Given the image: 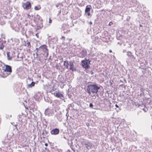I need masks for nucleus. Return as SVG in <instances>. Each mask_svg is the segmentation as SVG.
<instances>
[{
  "label": "nucleus",
  "mask_w": 152,
  "mask_h": 152,
  "mask_svg": "<svg viewBox=\"0 0 152 152\" xmlns=\"http://www.w3.org/2000/svg\"><path fill=\"white\" fill-rule=\"evenodd\" d=\"M3 74H6L7 75L6 76L9 75L12 72V69L11 67L7 65L6 66L5 69H3Z\"/></svg>",
  "instance_id": "obj_4"
},
{
  "label": "nucleus",
  "mask_w": 152,
  "mask_h": 152,
  "mask_svg": "<svg viewBox=\"0 0 152 152\" xmlns=\"http://www.w3.org/2000/svg\"><path fill=\"white\" fill-rule=\"evenodd\" d=\"M64 65L66 67V68H68L69 63L68 61H64Z\"/></svg>",
  "instance_id": "obj_12"
},
{
  "label": "nucleus",
  "mask_w": 152,
  "mask_h": 152,
  "mask_svg": "<svg viewBox=\"0 0 152 152\" xmlns=\"http://www.w3.org/2000/svg\"><path fill=\"white\" fill-rule=\"evenodd\" d=\"M143 110H144L145 112H146V111H145V110H144V109H143Z\"/></svg>",
  "instance_id": "obj_39"
},
{
  "label": "nucleus",
  "mask_w": 152,
  "mask_h": 152,
  "mask_svg": "<svg viewBox=\"0 0 152 152\" xmlns=\"http://www.w3.org/2000/svg\"><path fill=\"white\" fill-rule=\"evenodd\" d=\"M100 87L96 84H91L87 86V92L89 95L91 93L93 94H97Z\"/></svg>",
  "instance_id": "obj_1"
},
{
  "label": "nucleus",
  "mask_w": 152,
  "mask_h": 152,
  "mask_svg": "<svg viewBox=\"0 0 152 152\" xmlns=\"http://www.w3.org/2000/svg\"><path fill=\"white\" fill-rule=\"evenodd\" d=\"M25 46L27 47L30 48L31 47L30 43L29 42H27L25 45Z\"/></svg>",
  "instance_id": "obj_21"
},
{
  "label": "nucleus",
  "mask_w": 152,
  "mask_h": 152,
  "mask_svg": "<svg viewBox=\"0 0 152 152\" xmlns=\"http://www.w3.org/2000/svg\"><path fill=\"white\" fill-rule=\"evenodd\" d=\"M87 15L88 16H89L91 15V14H90V13L89 12H87Z\"/></svg>",
  "instance_id": "obj_27"
},
{
  "label": "nucleus",
  "mask_w": 152,
  "mask_h": 152,
  "mask_svg": "<svg viewBox=\"0 0 152 152\" xmlns=\"http://www.w3.org/2000/svg\"><path fill=\"white\" fill-rule=\"evenodd\" d=\"M66 115L67 116V113H66Z\"/></svg>",
  "instance_id": "obj_40"
},
{
  "label": "nucleus",
  "mask_w": 152,
  "mask_h": 152,
  "mask_svg": "<svg viewBox=\"0 0 152 152\" xmlns=\"http://www.w3.org/2000/svg\"><path fill=\"white\" fill-rule=\"evenodd\" d=\"M89 23L91 25V24H92V22L91 21H90V22H89Z\"/></svg>",
  "instance_id": "obj_33"
},
{
  "label": "nucleus",
  "mask_w": 152,
  "mask_h": 152,
  "mask_svg": "<svg viewBox=\"0 0 152 152\" xmlns=\"http://www.w3.org/2000/svg\"><path fill=\"white\" fill-rule=\"evenodd\" d=\"M3 68V67L2 65V63L1 62H0V74L2 73Z\"/></svg>",
  "instance_id": "obj_17"
},
{
  "label": "nucleus",
  "mask_w": 152,
  "mask_h": 152,
  "mask_svg": "<svg viewBox=\"0 0 152 152\" xmlns=\"http://www.w3.org/2000/svg\"><path fill=\"white\" fill-rule=\"evenodd\" d=\"M48 133V131H46V130H44L43 131V133H42V134L44 135L45 134H46V135H47Z\"/></svg>",
  "instance_id": "obj_22"
},
{
  "label": "nucleus",
  "mask_w": 152,
  "mask_h": 152,
  "mask_svg": "<svg viewBox=\"0 0 152 152\" xmlns=\"http://www.w3.org/2000/svg\"><path fill=\"white\" fill-rule=\"evenodd\" d=\"M51 22H52V20L50 18H49V23H51Z\"/></svg>",
  "instance_id": "obj_25"
},
{
  "label": "nucleus",
  "mask_w": 152,
  "mask_h": 152,
  "mask_svg": "<svg viewBox=\"0 0 152 152\" xmlns=\"http://www.w3.org/2000/svg\"><path fill=\"white\" fill-rule=\"evenodd\" d=\"M22 6L24 9L28 10L31 8V3L27 1L25 3H23Z\"/></svg>",
  "instance_id": "obj_6"
},
{
  "label": "nucleus",
  "mask_w": 152,
  "mask_h": 152,
  "mask_svg": "<svg viewBox=\"0 0 152 152\" xmlns=\"http://www.w3.org/2000/svg\"><path fill=\"white\" fill-rule=\"evenodd\" d=\"M61 39H63L64 40L65 39V37L62 36V37Z\"/></svg>",
  "instance_id": "obj_28"
},
{
  "label": "nucleus",
  "mask_w": 152,
  "mask_h": 152,
  "mask_svg": "<svg viewBox=\"0 0 152 152\" xmlns=\"http://www.w3.org/2000/svg\"><path fill=\"white\" fill-rule=\"evenodd\" d=\"M39 49L42 51L44 52V55H45L46 57L48 55V50L47 48V47L46 45H41L39 48Z\"/></svg>",
  "instance_id": "obj_2"
},
{
  "label": "nucleus",
  "mask_w": 152,
  "mask_h": 152,
  "mask_svg": "<svg viewBox=\"0 0 152 152\" xmlns=\"http://www.w3.org/2000/svg\"><path fill=\"white\" fill-rule=\"evenodd\" d=\"M35 83L34 82H32L30 84L28 85V87L29 88H31L32 87L34 86Z\"/></svg>",
  "instance_id": "obj_14"
},
{
  "label": "nucleus",
  "mask_w": 152,
  "mask_h": 152,
  "mask_svg": "<svg viewBox=\"0 0 152 152\" xmlns=\"http://www.w3.org/2000/svg\"><path fill=\"white\" fill-rule=\"evenodd\" d=\"M112 52V50H110V51H109V52H110V53H111V52Z\"/></svg>",
  "instance_id": "obj_37"
},
{
  "label": "nucleus",
  "mask_w": 152,
  "mask_h": 152,
  "mask_svg": "<svg viewBox=\"0 0 152 152\" xmlns=\"http://www.w3.org/2000/svg\"><path fill=\"white\" fill-rule=\"evenodd\" d=\"M123 52H125V51H124V50H123Z\"/></svg>",
  "instance_id": "obj_42"
},
{
  "label": "nucleus",
  "mask_w": 152,
  "mask_h": 152,
  "mask_svg": "<svg viewBox=\"0 0 152 152\" xmlns=\"http://www.w3.org/2000/svg\"><path fill=\"white\" fill-rule=\"evenodd\" d=\"M92 146V144L90 143H89L87 146H86L87 148L88 149L91 148V147Z\"/></svg>",
  "instance_id": "obj_18"
},
{
  "label": "nucleus",
  "mask_w": 152,
  "mask_h": 152,
  "mask_svg": "<svg viewBox=\"0 0 152 152\" xmlns=\"http://www.w3.org/2000/svg\"><path fill=\"white\" fill-rule=\"evenodd\" d=\"M70 67L69 68L70 70H72V71H76V69L74 65V64L73 62H70L69 64Z\"/></svg>",
  "instance_id": "obj_8"
},
{
  "label": "nucleus",
  "mask_w": 152,
  "mask_h": 152,
  "mask_svg": "<svg viewBox=\"0 0 152 152\" xmlns=\"http://www.w3.org/2000/svg\"><path fill=\"white\" fill-rule=\"evenodd\" d=\"M41 9V7L39 5L38 6H35L34 7V9L36 10H40Z\"/></svg>",
  "instance_id": "obj_19"
},
{
  "label": "nucleus",
  "mask_w": 152,
  "mask_h": 152,
  "mask_svg": "<svg viewBox=\"0 0 152 152\" xmlns=\"http://www.w3.org/2000/svg\"><path fill=\"white\" fill-rule=\"evenodd\" d=\"M90 61L88 60H85L81 61V65L85 69H87L90 68L89 64H90Z\"/></svg>",
  "instance_id": "obj_3"
},
{
  "label": "nucleus",
  "mask_w": 152,
  "mask_h": 152,
  "mask_svg": "<svg viewBox=\"0 0 152 152\" xmlns=\"http://www.w3.org/2000/svg\"><path fill=\"white\" fill-rule=\"evenodd\" d=\"M45 146H47L48 145V144L47 143H46L45 144Z\"/></svg>",
  "instance_id": "obj_34"
},
{
  "label": "nucleus",
  "mask_w": 152,
  "mask_h": 152,
  "mask_svg": "<svg viewBox=\"0 0 152 152\" xmlns=\"http://www.w3.org/2000/svg\"><path fill=\"white\" fill-rule=\"evenodd\" d=\"M127 55L130 58L132 59L134 58V56L132 55L131 52L128 51L127 52Z\"/></svg>",
  "instance_id": "obj_9"
},
{
  "label": "nucleus",
  "mask_w": 152,
  "mask_h": 152,
  "mask_svg": "<svg viewBox=\"0 0 152 152\" xmlns=\"http://www.w3.org/2000/svg\"><path fill=\"white\" fill-rule=\"evenodd\" d=\"M59 132V130L57 128L53 129L50 131V133L52 135H57L58 134Z\"/></svg>",
  "instance_id": "obj_7"
},
{
  "label": "nucleus",
  "mask_w": 152,
  "mask_h": 152,
  "mask_svg": "<svg viewBox=\"0 0 152 152\" xmlns=\"http://www.w3.org/2000/svg\"><path fill=\"white\" fill-rule=\"evenodd\" d=\"M123 52H125V51H124V50H123Z\"/></svg>",
  "instance_id": "obj_41"
},
{
  "label": "nucleus",
  "mask_w": 152,
  "mask_h": 152,
  "mask_svg": "<svg viewBox=\"0 0 152 152\" xmlns=\"http://www.w3.org/2000/svg\"><path fill=\"white\" fill-rule=\"evenodd\" d=\"M4 42L0 41V49H3L4 48V45H3Z\"/></svg>",
  "instance_id": "obj_15"
},
{
  "label": "nucleus",
  "mask_w": 152,
  "mask_h": 152,
  "mask_svg": "<svg viewBox=\"0 0 152 152\" xmlns=\"http://www.w3.org/2000/svg\"><path fill=\"white\" fill-rule=\"evenodd\" d=\"M2 151L1 149H0V152H2Z\"/></svg>",
  "instance_id": "obj_35"
},
{
  "label": "nucleus",
  "mask_w": 152,
  "mask_h": 152,
  "mask_svg": "<svg viewBox=\"0 0 152 152\" xmlns=\"http://www.w3.org/2000/svg\"><path fill=\"white\" fill-rule=\"evenodd\" d=\"M17 57L18 58H19V55L17 56Z\"/></svg>",
  "instance_id": "obj_38"
},
{
  "label": "nucleus",
  "mask_w": 152,
  "mask_h": 152,
  "mask_svg": "<svg viewBox=\"0 0 152 152\" xmlns=\"http://www.w3.org/2000/svg\"><path fill=\"white\" fill-rule=\"evenodd\" d=\"M39 49V48H36V50H34V51H36V57H35L34 56V57L37 58V57L38 56V55L37 52H38V50Z\"/></svg>",
  "instance_id": "obj_20"
},
{
  "label": "nucleus",
  "mask_w": 152,
  "mask_h": 152,
  "mask_svg": "<svg viewBox=\"0 0 152 152\" xmlns=\"http://www.w3.org/2000/svg\"><path fill=\"white\" fill-rule=\"evenodd\" d=\"M89 143H88V142H86L85 143V145H86V146H87V145L88 144H89Z\"/></svg>",
  "instance_id": "obj_26"
},
{
  "label": "nucleus",
  "mask_w": 152,
  "mask_h": 152,
  "mask_svg": "<svg viewBox=\"0 0 152 152\" xmlns=\"http://www.w3.org/2000/svg\"><path fill=\"white\" fill-rule=\"evenodd\" d=\"M115 106L117 108H119V106L117 104H115Z\"/></svg>",
  "instance_id": "obj_30"
},
{
  "label": "nucleus",
  "mask_w": 152,
  "mask_h": 152,
  "mask_svg": "<svg viewBox=\"0 0 152 152\" xmlns=\"http://www.w3.org/2000/svg\"><path fill=\"white\" fill-rule=\"evenodd\" d=\"M93 106V104L91 103H90L89 104V107H92Z\"/></svg>",
  "instance_id": "obj_23"
},
{
  "label": "nucleus",
  "mask_w": 152,
  "mask_h": 152,
  "mask_svg": "<svg viewBox=\"0 0 152 152\" xmlns=\"http://www.w3.org/2000/svg\"><path fill=\"white\" fill-rule=\"evenodd\" d=\"M18 152H22L21 151L19 150V151H18Z\"/></svg>",
  "instance_id": "obj_36"
},
{
  "label": "nucleus",
  "mask_w": 152,
  "mask_h": 152,
  "mask_svg": "<svg viewBox=\"0 0 152 152\" xmlns=\"http://www.w3.org/2000/svg\"><path fill=\"white\" fill-rule=\"evenodd\" d=\"M80 57L82 58L84 57L86 55V52L83 50L80 53Z\"/></svg>",
  "instance_id": "obj_10"
},
{
  "label": "nucleus",
  "mask_w": 152,
  "mask_h": 152,
  "mask_svg": "<svg viewBox=\"0 0 152 152\" xmlns=\"http://www.w3.org/2000/svg\"><path fill=\"white\" fill-rule=\"evenodd\" d=\"M35 35L37 37H38V33L36 34Z\"/></svg>",
  "instance_id": "obj_29"
},
{
  "label": "nucleus",
  "mask_w": 152,
  "mask_h": 152,
  "mask_svg": "<svg viewBox=\"0 0 152 152\" xmlns=\"http://www.w3.org/2000/svg\"><path fill=\"white\" fill-rule=\"evenodd\" d=\"M112 24V22H110L109 24V25L110 26L111 25V24Z\"/></svg>",
  "instance_id": "obj_31"
},
{
  "label": "nucleus",
  "mask_w": 152,
  "mask_h": 152,
  "mask_svg": "<svg viewBox=\"0 0 152 152\" xmlns=\"http://www.w3.org/2000/svg\"><path fill=\"white\" fill-rule=\"evenodd\" d=\"M33 55H35L34 54H33Z\"/></svg>",
  "instance_id": "obj_43"
},
{
  "label": "nucleus",
  "mask_w": 152,
  "mask_h": 152,
  "mask_svg": "<svg viewBox=\"0 0 152 152\" xmlns=\"http://www.w3.org/2000/svg\"><path fill=\"white\" fill-rule=\"evenodd\" d=\"M56 97L59 98L60 99H61L62 97H63V95L59 93H56V94L55 95Z\"/></svg>",
  "instance_id": "obj_11"
},
{
  "label": "nucleus",
  "mask_w": 152,
  "mask_h": 152,
  "mask_svg": "<svg viewBox=\"0 0 152 152\" xmlns=\"http://www.w3.org/2000/svg\"><path fill=\"white\" fill-rule=\"evenodd\" d=\"M90 7H88V6H87L86 7L85 12L86 13H87L88 12H89L90 10Z\"/></svg>",
  "instance_id": "obj_13"
},
{
  "label": "nucleus",
  "mask_w": 152,
  "mask_h": 152,
  "mask_svg": "<svg viewBox=\"0 0 152 152\" xmlns=\"http://www.w3.org/2000/svg\"><path fill=\"white\" fill-rule=\"evenodd\" d=\"M58 65H56V66H55V67L57 68V69H58Z\"/></svg>",
  "instance_id": "obj_32"
},
{
  "label": "nucleus",
  "mask_w": 152,
  "mask_h": 152,
  "mask_svg": "<svg viewBox=\"0 0 152 152\" xmlns=\"http://www.w3.org/2000/svg\"><path fill=\"white\" fill-rule=\"evenodd\" d=\"M23 116V114L21 113L20 114H19L18 116V119L19 121H20L21 122L22 121V119H20Z\"/></svg>",
  "instance_id": "obj_16"
},
{
  "label": "nucleus",
  "mask_w": 152,
  "mask_h": 152,
  "mask_svg": "<svg viewBox=\"0 0 152 152\" xmlns=\"http://www.w3.org/2000/svg\"><path fill=\"white\" fill-rule=\"evenodd\" d=\"M20 59H19L18 61H20L22 60L23 57L22 56L20 57Z\"/></svg>",
  "instance_id": "obj_24"
},
{
  "label": "nucleus",
  "mask_w": 152,
  "mask_h": 152,
  "mask_svg": "<svg viewBox=\"0 0 152 152\" xmlns=\"http://www.w3.org/2000/svg\"><path fill=\"white\" fill-rule=\"evenodd\" d=\"M15 52L14 51H11L8 52L7 53V59L9 60H12L15 56Z\"/></svg>",
  "instance_id": "obj_5"
}]
</instances>
